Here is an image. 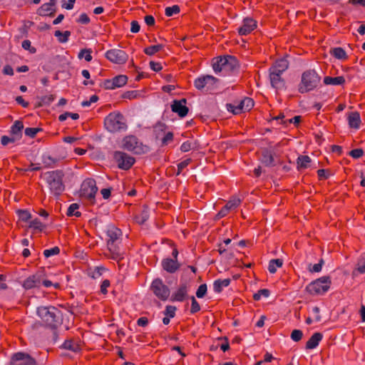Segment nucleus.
<instances>
[{"mask_svg": "<svg viewBox=\"0 0 365 365\" xmlns=\"http://www.w3.org/2000/svg\"><path fill=\"white\" fill-rule=\"evenodd\" d=\"M106 235L108 237L107 246L109 252L112 255V257L115 259L121 258L122 252L117 246L122 235L121 230L114 225H109L107 227Z\"/></svg>", "mask_w": 365, "mask_h": 365, "instance_id": "1", "label": "nucleus"}, {"mask_svg": "<svg viewBox=\"0 0 365 365\" xmlns=\"http://www.w3.org/2000/svg\"><path fill=\"white\" fill-rule=\"evenodd\" d=\"M38 316L50 327H56L61 321L59 310L53 307H41L37 309Z\"/></svg>", "mask_w": 365, "mask_h": 365, "instance_id": "2", "label": "nucleus"}, {"mask_svg": "<svg viewBox=\"0 0 365 365\" xmlns=\"http://www.w3.org/2000/svg\"><path fill=\"white\" fill-rule=\"evenodd\" d=\"M44 178L53 195H58L63 191V173L61 170L47 172L44 175Z\"/></svg>", "mask_w": 365, "mask_h": 365, "instance_id": "3", "label": "nucleus"}, {"mask_svg": "<svg viewBox=\"0 0 365 365\" xmlns=\"http://www.w3.org/2000/svg\"><path fill=\"white\" fill-rule=\"evenodd\" d=\"M106 128L110 133L126 130L125 120L120 113H111L104 120Z\"/></svg>", "mask_w": 365, "mask_h": 365, "instance_id": "4", "label": "nucleus"}, {"mask_svg": "<svg viewBox=\"0 0 365 365\" xmlns=\"http://www.w3.org/2000/svg\"><path fill=\"white\" fill-rule=\"evenodd\" d=\"M320 81V78L314 70H309L303 73L301 83L299 86L300 93H304L314 89Z\"/></svg>", "mask_w": 365, "mask_h": 365, "instance_id": "5", "label": "nucleus"}, {"mask_svg": "<svg viewBox=\"0 0 365 365\" xmlns=\"http://www.w3.org/2000/svg\"><path fill=\"white\" fill-rule=\"evenodd\" d=\"M121 146L123 148L138 155L146 153L150 150L148 145H144L133 135L125 137L122 140Z\"/></svg>", "mask_w": 365, "mask_h": 365, "instance_id": "6", "label": "nucleus"}, {"mask_svg": "<svg viewBox=\"0 0 365 365\" xmlns=\"http://www.w3.org/2000/svg\"><path fill=\"white\" fill-rule=\"evenodd\" d=\"M330 284V277L323 276L309 283L306 287V290L310 294H322L328 291Z\"/></svg>", "mask_w": 365, "mask_h": 365, "instance_id": "7", "label": "nucleus"}, {"mask_svg": "<svg viewBox=\"0 0 365 365\" xmlns=\"http://www.w3.org/2000/svg\"><path fill=\"white\" fill-rule=\"evenodd\" d=\"M150 289L154 295L162 301H166L170 294L169 287L159 278L153 281Z\"/></svg>", "mask_w": 365, "mask_h": 365, "instance_id": "8", "label": "nucleus"}, {"mask_svg": "<svg viewBox=\"0 0 365 365\" xmlns=\"http://www.w3.org/2000/svg\"><path fill=\"white\" fill-rule=\"evenodd\" d=\"M98 191L96 181L93 179L88 178L85 180L81 187V196L88 199L91 202H93L96 194Z\"/></svg>", "mask_w": 365, "mask_h": 365, "instance_id": "9", "label": "nucleus"}, {"mask_svg": "<svg viewBox=\"0 0 365 365\" xmlns=\"http://www.w3.org/2000/svg\"><path fill=\"white\" fill-rule=\"evenodd\" d=\"M217 81V79L212 76H201L195 80L194 85L197 90L210 91L215 87Z\"/></svg>", "mask_w": 365, "mask_h": 365, "instance_id": "10", "label": "nucleus"}, {"mask_svg": "<svg viewBox=\"0 0 365 365\" xmlns=\"http://www.w3.org/2000/svg\"><path fill=\"white\" fill-rule=\"evenodd\" d=\"M113 158L118 163V167L123 170L129 169L135 162L133 157L121 151H115L113 154Z\"/></svg>", "mask_w": 365, "mask_h": 365, "instance_id": "11", "label": "nucleus"}, {"mask_svg": "<svg viewBox=\"0 0 365 365\" xmlns=\"http://www.w3.org/2000/svg\"><path fill=\"white\" fill-rule=\"evenodd\" d=\"M106 57L112 63L116 64H123L128 59V54L120 49H110L106 53Z\"/></svg>", "mask_w": 365, "mask_h": 365, "instance_id": "12", "label": "nucleus"}, {"mask_svg": "<svg viewBox=\"0 0 365 365\" xmlns=\"http://www.w3.org/2000/svg\"><path fill=\"white\" fill-rule=\"evenodd\" d=\"M9 365H36V361L29 354L17 352L11 357Z\"/></svg>", "mask_w": 365, "mask_h": 365, "instance_id": "13", "label": "nucleus"}, {"mask_svg": "<svg viewBox=\"0 0 365 365\" xmlns=\"http://www.w3.org/2000/svg\"><path fill=\"white\" fill-rule=\"evenodd\" d=\"M254 106V101L250 98H245L237 106L228 105V110L237 115L242 112L249 111Z\"/></svg>", "mask_w": 365, "mask_h": 365, "instance_id": "14", "label": "nucleus"}, {"mask_svg": "<svg viewBox=\"0 0 365 365\" xmlns=\"http://www.w3.org/2000/svg\"><path fill=\"white\" fill-rule=\"evenodd\" d=\"M128 81V78L125 75H119L114 77L111 80H108L106 82V87L108 89H114L123 86Z\"/></svg>", "mask_w": 365, "mask_h": 365, "instance_id": "15", "label": "nucleus"}, {"mask_svg": "<svg viewBox=\"0 0 365 365\" xmlns=\"http://www.w3.org/2000/svg\"><path fill=\"white\" fill-rule=\"evenodd\" d=\"M185 104V99L174 101L171 106L172 110L178 113L180 117H185L188 112V108L186 107Z\"/></svg>", "mask_w": 365, "mask_h": 365, "instance_id": "16", "label": "nucleus"}, {"mask_svg": "<svg viewBox=\"0 0 365 365\" xmlns=\"http://www.w3.org/2000/svg\"><path fill=\"white\" fill-rule=\"evenodd\" d=\"M256 21L251 18H245L242 21V25L238 29V33L240 35H247L253 31L256 27Z\"/></svg>", "mask_w": 365, "mask_h": 365, "instance_id": "17", "label": "nucleus"}, {"mask_svg": "<svg viewBox=\"0 0 365 365\" xmlns=\"http://www.w3.org/2000/svg\"><path fill=\"white\" fill-rule=\"evenodd\" d=\"M188 287L187 284H181L171 295V301L182 302L187 297Z\"/></svg>", "mask_w": 365, "mask_h": 365, "instance_id": "18", "label": "nucleus"}, {"mask_svg": "<svg viewBox=\"0 0 365 365\" xmlns=\"http://www.w3.org/2000/svg\"><path fill=\"white\" fill-rule=\"evenodd\" d=\"M41 274H34L32 276L29 277L24 282L23 287L26 289L39 287L41 284Z\"/></svg>", "mask_w": 365, "mask_h": 365, "instance_id": "19", "label": "nucleus"}, {"mask_svg": "<svg viewBox=\"0 0 365 365\" xmlns=\"http://www.w3.org/2000/svg\"><path fill=\"white\" fill-rule=\"evenodd\" d=\"M289 67V63L287 59L281 58L277 60L272 67L269 68V71L282 74Z\"/></svg>", "mask_w": 365, "mask_h": 365, "instance_id": "20", "label": "nucleus"}, {"mask_svg": "<svg viewBox=\"0 0 365 365\" xmlns=\"http://www.w3.org/2000/svg\"><path fill=\"white\" fill-rule=\"evenodd\" d=\"M282 74L269 71V79L272 86L275 89H281L284 87V80L281 77Z\"/></svg>", "mask_w": 365, "mask_h": 365, "instance_id": "21", "label": "nucleus"}, {"mask_svg": "<svg viewBox=\"0 0 365 365\" xmlns=\"http://www.w3.org/2000/svg\"><path fill=\"white\" fill-rule=\"evenodd\" d=\"M163 269L168 272H175L179 267V264L176 259L166 258L162 261Z\"/></svg>", "mask_w": 365, "mask_h": 365, "instance_id": "22", "label": "nucleus"}, {"mask_svg": "<svg viewBox=\"0 0 365 365\" xmlns=\"http://www.w3.org/2000/svg\"><path fill=\"white\" fill-rule=\"evenodd\" d=\"M226 62L225 63V73L232 71L238 66V62L236 58L231 56H225Z\"/></svg>", "mask_w": 365, "mask_h": 365, "instance_id": "23", "label": "nucleus"}, {"mask_svg": "<svg viewBox=\"0 0 365 365\" xmlns=\"http://www.w3.org/2000/svg\"><path fill=\"white\" fill-rule=\"evenodd\" d=\"M322 337L323 336L321 333H314L307 342L306 348L308 349H315L318 346L319 341L322 339Z\"/></svg>", "mask_w": 365, "mask_h": 365, "instance_id": "24", "label": "nucleus"}, {"mask_svg": "<svg viewBox=\"0 0 365 365\" xmlns=\"http://www.w3.org/2000/svg\"><path fill=\"white\" fill-rule=\"evenodd\" d=\"M60 158L51 156L49 153H44L41 156L42 163L46 168L53 167Z\"/></svg>", "mask_w": 365, "mask_h": 365, "instance_id": "25", "label": "nucleus"}, {"mask_svg": "<svg viewBox=\"0 0 365 365\" xmlns=\"http://www.w3.org/2000/svg\"><path fill=\"white\" fill-rule=\"evenodd\" d=\"M348 122L349 127L358 129L361 123L359 114L357 112L351 113L348 117Z\"/></svg>", "mask_w": 365, "mask_h": 365, "instance_id": "26", "label": "nucleus"}, {"mask_svg": "<svg viewBox=\"0 0 365 365\" xmlns=\"http://www.w3.org/2000/svg\"><path fill=\"white\" fill-rule=\"evenodd\" d=\"M345 82V79L343 76L331 77L326 76L324 78V83L326 85L339 86L342 85Z\"/></svg>", "mask_w": 365, "mask_h": 365, "instance_id": "27", "label": "nucleus"}, {"mask_svg": "<svg viewBox=\"0 0 365 365\" xmlns=\"http://www.w3.org/2000/svg\"><path fill=\"white\" fill-rule=\"evenodd\" d=\"M230 283V279H218L215 281L213 289L215 292H220L224 287L229 286Z\"/></svg>", "mask_w": 365, "mask_h": 365, "instance_id": "28", "label": "nucleus"}, {"mask_svg": "<svg viewBox=\"0 0 365 365\" xmlns=\"http://www.w3.org/2000/svg\"><path fill=\"white\" fill-rule=\"evenodd\" d=\"M226 62V59L225 57H220L212 65V68L216 73L220 72L225 73V63Z\"/></svg>", "mask_w": 365, "mask_h": 365, "instance_id": "29", "label": "nucleus"}, {"mask_svg": "<svg viewBox=\"0 0 365 365\" xmlns=\"http://www.w3.org/2000/svg\"><path fill=\"white\" fill-rule=\"evenodd\" d=\"M51 3H46L43 4L38 10V13L40 15L46 16L48 14L51 13L53 10L54 2L53 0H51Z\"/></svg>", "mask_w": 365, "mask_h": 365, "instance_id": "30", "label": "nucleus"}, {"mask_svg": "<svg viewBox=\"0 0 365 365\" xmlns=\"http://www.w3.org/2000/svg\"><path fill=\"white\" fill-rule=\"evenodd\" d=\"M311 159L307 155H301L297 158V167L299 169H304L309 167Z\"/></svg>", "mask_w": 365, "mask_h": 365, "instance_id": "31", "label": "nucleus"}, {"mask_svg": "<svg viewBox=\"0 0 365 365\" xmlns=\"http://www.w3.org/2000/svg\"><path fill=\"white\" fill-rule=\"evenodd\" d=\"M282 264L283 261L280 259H272L269 262L268 270L270 273L274 274L276 272L277 268L282 267Z\"/></svg>", "mask_w": 365, "mask_h": 365, "instance_id": "32", "label": "nucleus"}, {"mask_svg": "<svg viewBox=\"0 0 365 365\" xmlns=\"http://www.w3.org/2000/svg\"><path fill=\"white\" fill-rule=\"evenodd\" d=\"M62 346L64 349L70 350L74 353L78 352L81 349L79 345L71 340L66 341Z\"/></svg>", "mask_w": 365, "mask_h": 365, "instance_id": "33", "label": "nucleus"}, {"mask_svg": "<svg viewBox=\"0 0 365 365\" xmlns=\"http://www.w3.org/2000/svg\"><path fill=\"white\" fill-rule=\"evenodd\" d=\"M54 36L58 38L59 42L66 43L68 41L69 36H71V32L69 31L61 32V31L58 30L55 31Z\"/></svg>", "mask_w": 365, "mask_h": 365, "instance_id": "34", "label": "nucleus"}, {"mask_svg": "<svg viewBox=\"0 0 365 365\" xmlns=\"http://www.w3.org/2000/svg\"><path fill=\"white\" fill-rule=\"evenodd\" d=\"M262 162L267 166H270L273 165V156L269 150H264L262 153Z\"/></svg>", "mask_w": 365, "mask_h": 365, "instance_id": "35", "label": "nucleus"}, {"mask_svg": "<svg viewBox=\"0 0 365 365\" xmlns=\"http://www.w3.org/2000/svg\"><path fill=\"white\" fill-rule=\"evenodd\" d=\"M24 125L21 121L16 120L11 126V132L13 135H16V138L21 136V131L23 129Z\"/></svg>", "mask_w": 365, "mask_h": 365, "instance_id": "36", "label": "nucleus"}, {"mask_svg": "<svg viewBox=\"0 0 365 365\" xmlns=\"http://www.w3.org/2000/svg\"><path fill=\"white\" fill-rule=\"evenodd\" d=\"M106 270V268L103 267H96L93 269L89 270L88 275L93 279H97L99 278Z\"/></svg>", "mask_w": 365, "mask_h": 365, "instance_id": "37", "label": "nucleus"}, {"mask_svg": "<svg viewBox=\"0 0 365 365\" xmlns=\"http://www.w3.org/2000/svg\"><path fill=\"white\" fill-rule=\"evenodd\" d=\"M240 202L241 200L240 198L234 197L225 205V207L229 211H231L236 209L240 205Z\"/></svg>", "mask_w": 365, "mask_h": 365, "instance_id": "38", "label": "nucleus"}, {"mask_svg": "<svg viewBox=\"0 0 365 365\" xmlns=\"http://www.w3.org/2000/svg\"><path fill=\"white\" fill-rule=\"evenodd\" d=\"M163 48V45L157 44L145 48L144 52L148 56H153Z\"/></svg>", "mask_w": 365, "mask_h": 365, "instance_id": "39", "label": "nucleus"}, {"mask_svg": "<svg viewBox=\"0 0 365 365\" xmlns=\"http://www.w3.org/2000/svg\"><path fill=\"white\" fill-rule=\"evenodd\" d=\"M358 273L364 274L365 273V259L361 257L358 264L356 269L353 272L352 274L354 277H356Z\"/></svg>", "mask_w": 365, "mask_h": 365, "instance_id": "40", "label": "nucleus"}, {"mask_svg": "<svg viewBox=\"0 0 365 365\" xmlns=\"http://www.w3.org/2000/svg\"><path fill=\"white\" fill-rule=\"evenodd\" d=\"M79 206L76 203L71 204L68 210H67V215L68 216H76L79 217L81 215V212L78 211Z\"/></svg>", "mask_w": 365, "mask_h": 365, "instance_id": "41", "label": "nucleus"}, {"mask_svg": "<svg viewBox=\"0 0 365 365\" xmlns=\"http://www.w3.org/2000/svg\"><path fill=\"white\" fill-rule=\"evenodd\" d=\"M331 54L338 59H344L346 58L345 51L340 47L334 48L331 51Z\"/></svg>", "mask_w": 365, "mask_h": 365, "instance_id": "42", "label": "nucleus"}, {"mask_svg": "<svg viewBox=\"0 0 365 365\" xmlns=\"http://www.w3.org/2000/svg\"><path fill=\"white\" fill-rule=\"evenodd\" d=\"M165 125L163 123H158L154 127V132L157 138H160L165 131Z\"/></svg>", "mask_w": 365, "mask_h": 365, "instance_id": "43", "label": "nucleus"}, {"mask_svg": "<svg viewBox=\"0 0 365 365\" xmlns=\"http://www.w3.org/2000/svg\"><path fill=\"white\" fill-rule=\"evenodd\" d=\"M79 58H84L87 62H90L92 60L91 50V49H82L78 55Z\"/></svg>", "mask_w": 365, "mask_h": 365, "instance_id": "44", "label": "nucleus"}, {"mask_svg": "<svg viewBox=\"0 0 365 365\" xmlns=\"http://www.w3.org/2000/svg\"><path fill=\"white\" fill-rule=\"evenodd\" d=\"M60 252V249L58 247H53L51 249L45 250L43 251V255L46 258L57 255Z\"/></svg>", "mask_w": 365, "mask_h": 365, "instance_id": "45", "label": "nucleus"}, {"mask_svg": "<svg viewBox=\"0 0 365 365\" xmlns=\"http://www.w3.org/2000/svg\"><path fill=\"white\" fill-rule=\"evenodd\" d=\"M324 264V260L322 259H320L319 263L314 264V265H309V271L311 272H319L322 270V265Z\"/></svg>", "mask_w": 365, "mask_h": 365, "instance_id": "46", "label": "nucleus"}, {"mask_svg": "<svg viewBox=\"0 0 365 365\" xmlns=\"http://www.w3.org/2000/svg\"><path fill=\"white\" fill-rule=\"evenodd\" d=\"M179 12H180V7L178 5L169 6L165 9V15L167 16H172L174 14H178Z\"/></svg>", "mask_w": 365, "mask_h": 365, "instance_id": "47", "label": "nucleus"}, {"mask_svg": "<svg viewBox=\"0 0 365 365\" xmlns=\"http://www.w3.org/2000/svg\"><path fill=\"white\" fill-rule=\"evenodd\" d=\"M17 213L19 219L24 222H28L31 217L30 212L27 210H18Z\"/></svg>", "mask_w": 365, "mask_h": 365, "instance_id": "48", "label": "nucleus"}, {"mask_svg": "<svg viewBox=\"0 0 365 365\" xmlns=\"http://www.w3.org/2000/svg\"><path fill=\"white\" fill-rule=\"evenodd\" d=\"M29 227L34 228L38 230H42L44 227V225L41 223V222L36 218L30 222Z\"/></svg>", "mask_w": 365, "mask_h": 365, "instance_id": "49", "label": "nucleus"}, {"mask_svg": "<svg viewBox=\"0 0 365 365\" xmlns=\"http://www.w3.org/2000/svg\"><path fill=\"white\" fill-rule=\"evenodd\" d=\"M269 296V291L267 289H262L259 290L257 293H255L254 294V299L255 300H259L262 297L267 298Z\"/></svg>", "mask_w": 365, "mask_h": 365, "instance_id": "50", "label": "nucleus"}, {"mask_svg": "<svg viewBox=\"0 0 365 365\" xmlns=\"http://www.w3.org/2000/svg\"><path fill=\"white\" fill-rule=\"evenodd\" d=\"M68 115H70V117L73 120H77L79 118V115L78 113L66 112L60 115L58 119L60 121H64L67 119Z\"/></svg>", "mask_w": 365, "mask_h": 365, "instance_id": "51", "label": "nucleus"}, {"mask_svg": "<svg viewBox=\"0 0 365 365\" xmlns=\"http://www.w3.org/2000/svg\"><path fill=\"white\" fill-rule=\"evenodd\" d=\"M302 336H303V333L301 330L294 329L292 331V332L291 334V339L294 341H299L302 339Z\"/></svg>", "mask_w": 365, "mask_h": 365, "instance_id": "52", "label": "nucleus"}, {"mask_svg": "<svg viewBox=\"0 0 365 365\" xmlns=\"http://www.w3.org/2000/svg\"><path fill=\"white\" fill-rule=\"evenodd\" d=\"M207 292V285L205 284H202L199 286L197 292L196 296L198 298H202Z\"/></svg>", "mask_w": 365, "mask_h": 365, "instance_id": "53", "label": "nucleus"}, {"mask_svg": "<svg viewBox=\"0 0 365 365\" xmlns=\"http://www.w3.org/2000/svg\"><path fill=\"white\" fill-rule=\"evenodd\" d=\"M98 100V97L96 95H93L90 97L89 100L83 101L81 102V106L83 107H89L91 103L97 102Z\"/></svg>", "mask_w": 365, "mask_h": 365, "instance_id": "54", "label": "nucleus"}, {"mask_svg": "<svg viewBox=\"0 0 365 365\" xmlns=\"http://www.w3.org/2000/svg\"><path fill=\"white\" fill-rule=\"evenodd\" d=\"M194 148V144L190 141L184 142L180 146V150L183 153L188 152Z\"/></svg>", "mask_w": 365, "mask_h": 365, "instance_id": "55", "label": "nucleus"}, {"mask_svg": "<svg viewBox=\"0 0 365 365\" xmlns=\"http://www.w3.org/2000/svg\"><path fill=\"white\" fill-rule=\"evenodd\" d=\"M312 314L315 322L321 321V316L319 314L320 310L318 307H314L311 309Z\"/></svg>", "mask_w": 365, "mask_h": 365, "instance_id": "56", "label": "nucleus"}, {"mask_svg": "<svg viewBox=\"0 0 365 365\" xmlns=\"http://www.w3.org/2000/svg\"><path fill=\"white\" fill-rule=\"evenodd\" d=\"M363 153H364V151L361 148H358V149H354L352 150L350 153H349V155L353 158H359L360 157H361L363 155Z\"/></svg>", "mask_w": 365, "mask_h": 365, "instance_id": "57", "label": "nucleus"}, {"mask_svg": "<svg viewBox=\"0 0 365 365\" xmlns=\"http://www.w3.org/2000/svg\"><path fill=\"white\" fill-rule=\"evenodd\" d=\"M192 299V304H191V312L195 313L200 309V306L199 303L196 301L195 298L194 297H191Z\"/></svg>", "mask_w": 365, "mask_h": 365, "instance_id": "58", "label": "nucleus"}, {"mask_svg": "<svg viewBox=\"0 0 365 365\" xmlns=\"http://www.w3.org/2000/svg\"><path fill=\"white\" fill-rule=\"evenodd\" d=\"M175 307L173 306H167L165 310V314L170 318L174 317L175 313Z\"/></svg>", "mask_w": 365, "mask_h": 365, "instance_id": "59", "label": "nucleus"}, {"mask_svg": "<svg viewBox=\"0 0 365 365\" xmlns=\"http://www.w3.org/2000/svg\"><path fill=\"white\" fill-rule=\"evenodd\" d=\"M190 163V159H186L182 162H180L178 165V172L177 175H179L182 170H183L185 168H186Z\"/></svg>", "mask_w": 365, "mask_h": 365, "instance_id": "60", "label": "nucleus"}, {"mask_svg": "<svg viewBox=\"0 0 365 365\" xmlns=\"http://www.w3.org/2000/svg\"><path fill=\"white\" fill-rule=\"evenodd\" d=\"M161 138L163 145H167L170 141L172 140L173 135L171 132H168L165 133V135L163 137Z\"/></svg>", "mask_w": 365, "mask_h": 365, "instance_id": "61", "label": "nucleus"}, {"mask_svg": "<svg viewBox=\"0 0 365 365\" xmlns=\"http://www.w3.org/2000/svg\"><path fill=\"white\" fill-rule=\"evenodd\" d=\"M16 140V138L12 137L9 138L8 136L4 135L1 137V143L3 145H6L9 143H14Z\"/></svg>", "mask_w": 365, "mask_h": 365, "instance_id": "62", "label": "nucleus"}, {"mask_svg": "<svg viewBox=\"0 0 365 365\" xmlns=\"http://www.w3.org/2000/svg\"><path fill=\"white\" fill-rule=\"evenodd\" d=\"M38 129L35 128H27L25 130V134L29 137H34L38 133Z\"/></svg>", "mask_w": 365, "mask_h": 365, "instance_id": "63", "label": "nucleus"}, {"mask_svg": "<svg viewBox=\"0 0 365 365\" xmlns=\"http://www.w3.org/2000/svg\"><path fill=\"white\" fill-rule=\"evenodd\" d=\"M140 26L136 21H133L130 24V31L132 33H138L140 31Z\"/></svg>", "mask_w": 365, "mask_h": 365, "instance_id": "64", "label": "nucleus"}]
</instances>
